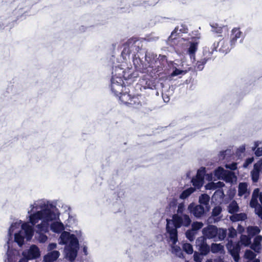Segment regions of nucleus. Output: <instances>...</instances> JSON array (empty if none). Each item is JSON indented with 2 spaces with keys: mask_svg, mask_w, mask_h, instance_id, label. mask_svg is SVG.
Listing matches in <instances>:
<instances>
[{
  "mask_svg": "<svg viewBox=\"0 0 262 262\" xmlns=\"http://www.w3.org/2000/svg\"><path fill=\"white\" fill-rule=\"evenodd\" d=\"M29 215V222L21 224V221L16 222L11 224L8 233L7 240L9 238L11 246L13 243L12 234L14 230L19 228L21 229L14 234V242L19 247L24 244V239L29 241L34 234V227L36 228L38 234L37 240L40 243H45L48 236L45 234L49 231L50 222L58 219L60 212L56 207L55 202L45 199L35 200L29 205L27 211Z\"/></svg>",
  "mask_w": 262,
  "mask_h": 262,
  "instance_id": "nucleus-1",
  "label": "nucleus"
},
{
  "mask_svg": "<svg viewBox=\"0 0 262 262\" xmlns=\"http://www.w3.org/2000/svg\"><path fill=\"white\" fill-rule=\"evenodd\" d=\"M127 41L128 46L133 53V62L137 70L147 73L151 77L160 75L162 73L167 63L166 56L160 55L159 58H157V55L154 53L144 51L145 62L142 63L139 55L141 54L139 51L142 47L141 41L136 38H130Z\"/></svg>",
  "mask_w": 262,
  "mask_h": 262,
  "instance_id": "nucleus-2",
  "label": "nucleus"
},
{
  "mask_svg": "<svg viewBox=\"0 0 262 262\" xmlns=\"http://www.w3.org/2000/svg\"><path fill=\"white\" fill-rule=\"evenodd\" d=\"M126 78L124 71L121 67H113L112 77L111 79V90L112 92L116 96H119L120 101L124 104H129L130 95L127 92H124V82L122 78Z\"/></svg>",
  "mask_w": 262,
  "mask_h": 262,
  "instance_id": "nucleus-3",
  "label": "nucleus"
},
{
  "mask_svg": "<svg viewBox=\"0 0 262 262\" xmlns=\"http://www.w3.org/2000/svg\"><path fill=\"white\" fill-rule=\"evenodd\" d=\"M191 223V219L186 214H174L171 220H167L166 231L173 245L178 241L177 229L181 226L188 227Z\"/></svg>",
  "mask_w": 262,
  "mask_h": 262,
  "instance_id": "nucleus-4",
  "label": "nucleus"
},
{
  "mask_svg": "<svg viewBox=\"0 0 262 262\" xmlns=\"http://www.w3.org/2000/svg\"><path fill=\"white\" fill-rule=\"evenodd\" d=\"M58 243L60 245H66L65 257L71 262L74 261L79 250V242L76 236L69 232L64 231L59 237Z\"/></svg>",
  "mask_w": 262,
  "mask_h": 262,
  "instance_id": "nucleus-5",
  "label": "nucleus"
},
{
  "mask_svg": "<svg viewBox=\"0 0 262 262\" xmlns=\"http://www.w3.org/2000/svg\"><path fill=\"white\" fill-rule=\"evenodd\" d=\"M26 3L25 0L15 1L14 5L17 6L12 12V14L6 13L0 16V29H4L7 27L11 28L18 17L27 12L28 8Z\"/></svg>",
  "mask_w": 262,
  "mask_h": 262,
  "instance_id": "nucleus-6",
  "label": "nucleus"
},
{
  "mask_svg": "<svg viewBox=\"0 0 262 262\" xmlns=\"http://www.w3.org/2000/svg\"><path fill=\"white\" fill-rule=\"evenodd\" d=\"M204 236L214 242L224 241L227 235V229L218 228L214 225H208L203 229Z\"/></svg>",
  "mask_w": 262,
  "mask_h": 262,
  "instance_id": "nucleus-7",
  "label": "nucleus"
},
{
  "mask_svg": "<svg viewBox=\"0 0 262 262\" xmlns=\"http://www.w3.org/2000/svg\"><path fill=\"white\" fill-rule=\"evenodd\" d=\"M233 47L234 46L231 43L230 41L223 38L216 43L214 42L211 47L210 50L212 51L213 54L214 51L217 52L216 49L219 48V51L220 52L227 54Z\"/></svg>",
  "mask_w": 262,
  "mask_h": 262,
  "instance_id": "nucleus-8",
  "label": "nucleus"
},
{
  "mask_svg": "<svg viewBox=\"0 0 262 262\" xmlns=\"http://www.w3.org/2000/svg\"><path fill=\"white\" fill-rule=\"evenodd\" d=\"M212 58V51H210L209 47H204L203 49V57L202 59L198 60L196 63V64L194 66L195 70L199 71H202L204 69V66L206 62Z\"/></svg>",
  "mask_w": 262,
  "mask_h": 262,
  "instance_id": "nucleus-9",
  "label": "nucleus"
},
{
  "mask_svg": "<svg viewBox=\"0 0 262 262\" xmlns=\"http://www.w3.org/2000/svg\"><path fill=\"white\" fill-rule=\"evenodd\" d=\"M187 210L191 215H193L197 219H201L206 213L205 208L203 205L196 204L194 203H191L188 205Z\"/></svg>",
  "mask_w": 262,
  "mask_h": 262,
  "instance_id": "nucleus-10",
  "label": "nucleus"
},
{
  "mask_svg": "<svg viewBox=\"0 0 262 262\" xmlns=\"http://www.w3.org/2000/svg\"><path fill=\"white\" fill-rule=\"evenodd\" d=\"M201 36H197L191 38L189 41V47L188 49L187 53L191 60H195V53L198 50V45L200 42Z\"/></svg>",
  "mask_w": 262,
  "mask_h": 262,
  "instance_id": "nucleus-11",
  "label": "nucleus"
},
{
  "mask_svg": "<svg viewBox=\"0 0 262 262\" xmlns=\"http://www.w3.org/2000/svg\"><path fill=\"white\" fill-rule=\"evenodd\" d=\"M23 254L27 259H33L40 256V252L39 249L36 245H33L27 251H24Z\"/></svg>",
  "mask_w": 262,
  "mask_h": 262,
  "instance_id": "nucleus-12",
  "label": "nucleus"
},
{
  "mask_svg": "<svg viewBox=\"0 0 262 262\" xmlns=\"http://www.w3.org/2000/svg\"><path fill=\"white\" fill-rule=\"evenodd\" d=\"M196 246L200 253L203 255H206L210 251V247L207 244L203 237L198 238L195 242Z\"/></svg>",
  "mask_w": 262,
  "mask_h": 262,
  "instance_id": "nucleus-13",
  "label": "nucleus"
},
{
  "mask_svg": "<svg viewBox=\"0 0 262 262\" xmlns=\"http://www.w3.org/2000/svg\"><path fill=\"white\" fill-rule=\"evenodd\" d=\"M49 228L52 232L56 233H59L61 232L62 233L65 231H64L65 229L64 226L59 220V217L58 219L50 222Z\"/></svg>",
  "mask_w": 262,
  "mask_h": 262,
  "instance_id": "nucleus-14",
  "label": "nucleus"
},
{
  "mask_svg": "<svg viewBox=\"0 0 262 262\" xmlns=\"http://www.w3.org/2000/svg\"><path fill=\"white\" fill-rule=\"evenodd\" d=\"M262 170V160L254 164L253 169L251 171V176L253 182H257L259 179L260 172Z\"/></svg>",
  "mask_w": 262,
  "mask_h": 262,
  "instance_id": "nucleus-15",
  "label": "nucleus"
},
{
  "mask_svg": "<svg viewBox=\"0 0 262 262\" xmlns=\"http://www.w3.org/2000/svg\"><path fill=\"white\" fill-rule=\"evenodd\" d=\"M230 254L231 255L235 262H238L239 260V252L241 247L238 244L229 246L227 247Z\"/></svg>",
  "mask_w": 262,
  "mask_h": 262,
  "instance_id": "nucleus-16",
  "label": "nucleus"
},
{
  "mask_svg": "<svg viewBox=\"0 0 262 262\" xmlns=\"http://www.w3.org/2000/svg\"><path fill=\"white\" fill-rule=\"evenodd\" d=\"M241 38V41L244 38V35L243 32L240 30L239 28H234L231 31L230 35V42L234 46L237 39Z\"/></svg>",
  "mask_w": 262,
  "mask_h": 262,
  "instance_id": "nucleus-17",
  "label": "nucleus"
},
{
  "mask_svg": "<svg viewBox=\"0 0 262 262\" xmlns=\"http://www.w3.org/2000/svg\"><path fill=\"white\" fill-rule=\"evenodd\" d=\"M161 85H163L162 83H161ZM162 97L164 101L165 102H169L170 100V96H171L174 90V87L173 85H168V87H166V89H165V87L162 86Z\"/></svg>",
  "mask_w": 262,
  "mask_h": 262,
  "instance_id": "nucleus-18",
  "label": "nucleus"
},
{
  "mask_svg": "<svg viewBox=\"0 0 262 262\" xmlns=\"http://www.w3.org/2000/svg\"><path fill=\"white\" fill-rule=\"evenodd\" d=\"M60 256V252L57 250H53L48 252L43 256L44 262H54Z\"/></svg>",
  "mask_w": 262,
  "mask_h": 262,
  "instance_id": "nucleus-19",
  "label": "nucleus"
},
{
  "mask_svg": "<svg viewBox=\"0 0 262 262\" xmlns=\"http://www.w3.org/2000/svg\"><path fill=\"white\" fill-rule=\"evenodd\" d=\"M10 239L9 238L7 241V243L5 245V248L7 249V252L6 253L7 255V259L5 260V262H12L13 260V255H14V252H16V251L14 252L12 249H11V243Z\"/></svg>",
  "mask_w": 262,
  "mask_h": 262,
  "instance_id": "nucleus-20",
  "label": "nucleus"
},
{
  "mask_svg": "<svg viewBox=\"0 0 262 262\" xmlns=\"http://www.w3.org/2000/svg\"><path fill=\"white\" fill-rule=\"evenodd\" d=\"M250 194V191L248 190V184L245 182L239 183L238 187V195L242 196L245 195L246 197Z\"/></svg>",
  "mask_w": 262,
  "mask_h": 262,
  "instance_id": "nucleus-21",
  "label": "nucleus"
},
{
  "mask_svg": "<svg viewBox=\"0 0 262 262\" xmlns=\"http://www.w3.org/2000/svg\"><path fill=\"white\" fill-rule=\"evenodd\" d=\"M262 236L257 235L254 239L253 243L251 246V248L255 252L259 253L261 249V242Z\"/></svg>",
  "mask_w": 262,
  "mask_h": 262,
  "instance_id": "nucleus-22",
  "label": "nucleus"
},
{
  "mask_svg": "<svg viewBox=\"0 0 262 262\" xmlns=\"http://www.w3.org/2000/svg\"><path fill=\"white\" fill-rule=\"evenodd\" d=\"M260 192H259V190L258 188H256L254 190L250 203V206L252 207H255L257 205H258L257 199L260 197Z\"/></svg>",
  "mask_w": 262,
  "mask_h": 262,
  "instance_id": "nucleus-23",
  "label": "nucleus"
},
{
  "mask_svg": "<svg viewBox=\"0 0 262 262\" xmlns=\"http://www.w3.org/2000/svg\"><path fill=\"white\" fill-rule=\"evenodd\" d=\"M229 219L232 222H236L240 221H243L247 219V215L245 213H235L231 215L229 217Z\"/></svg>",
  "mask_w": 262,
  "mask_h": 262,
  "instance_id": "nucleus-24",
  "label": "nucleus"
},
{
  "mask_svg": "<svg viewBox=\"0 0 262 262\" xmlns=\"http://www.w3.org/2000/svg\"><path fill=\"white\" fill-rule=\"evenodd\" d=\"M228 211L230 214H234L239 211V208L237 202L233 200L228 206Z\"/></svg>",
  "mask_w": 262,
  "mask_h": 262,
  "instance_id": "nucleus-25",
  "label": "nucleus"
},
{
  "mask_svg": "<svg viewBox=\"0 0 262 262\" xmlns=\"http://www.w3.org/2000/svg\"><path fill=\"white\" fill-rule=\"evenodd\" d=\"M211 27V31L214 33L221 34L223 32V30H227V27L225 26L219 25L216 23L210 24Z\"/></svg>",
  "mask_w": 262,
  "mask_h": 262,
  "instance_id": "nucleus-26",
  "label": "nucleus"
},
{
  "mask_svg": "<svg viewBox=\"0 0 262 262\" xmlns=\"http://www.w3.org/2000/svg\"><path fill=\"white\" fill-rule=\"evenodd\" d=\"M225 186V184L221 181L217 182H210L206 185V188L209 190H215L217 188H221Z\"/></svg>",
  "mask_w": 262,
  "mask_h": 262,
  "instance_id": "nucleus-27",
  "label": "nucleus"
},
{
  "mask_svg": "<svg viewBox=\"0 0 262 262\" xmlns=\"http://www.w3.org/2000/svg\"><path fill=\"white\" fill-rule=\"evenodd\" d=\"M191 182L192 184V185L196 189H200L203 185L204 180H203L202 178H200L195 176V177L192 178Z\"/></svg>",
  "mask_w": 262,
  "mask_h": 262,
  "instance_id": "nucleus-28",
  "label": "nucleus"
},
{
  "mask_svg": "<svg viewBox=\"0 0 262 262\" xmlns=\"http://www.w3.org/2000/svg\"><path fill=\"white\" fill-rule=\"evenodd\" d=\"M235 179L236 177L234 173L232 171L227 170L226 173L224 174L222 180H224L227 183H232Z\"/></svg>",
  "mask_w": 262,
  "mask_h": 262,
  "instance_id": "nucleus-29",
  "label": "nucleus"
},
{
  "mask_svg": "<svg viewBox=\"0 0 262 262\" xmlns=\"http://www.w3.org/2000/svg\"><path fill=\"white\" fill-rule=\"evenodd\" d=\"M210 251L213 253H222L224 251V246L221 244L212 243L210 246Z\"/></svg>",
  "mask_w": 262,
  "mask_h": 262,
  "instance_id": "nucleus-30",
  "label": "nucleus"
},
{
  "mask_svg": "<svg viewBox=\"0 0 262 262\" xmlns=\"http://www.w3.org/2000/svg\"><path fill=\"white\" fill-rule=\"evenodd\" d=\"M209 200L210 196L207 194L204 193L199 196V202L200 205H204L207 208L209 206Z\"/></svg>",
  "mask_w": 262,
  "mask_h": 262,
  "instance_id": "nucleus-31",
  "label": "nucleus"
},
{
  "mask_svg": "<svg viewBox=\"0 0 262 262\" xmlns=\"http://www.w3.org/2000/svg\"><path fill=\"white\" fill-rule=\"evenodd\" d=\"M123 50L121 52V55L123 59H126L127 57L129 56V54L132 53L131 49L129 46H128V41H127L124 45H123Z\"/></svg>",
  "mask_w": 262,
  "mask_h": 262,
  "instance_id": "nucleus-32",
  "label": "nucleus"
},
{
  "mask_svg": "<svg viewBox=\"0 0 262 262\" xmlns=\"http://www.w3.org/2000/svg\"><path fill=\"white\" fill-rule=\"evenodd\" d=\"M195 190V189L192 187L188 188L182 191L180 195V198L184 200L187 198L191 194H192Z\"/></svg>",
  "mask_w": 262,
  "mask_h": 262,
  "instance_id": "nucleus-33",
  "label": "nucleus"
},
{
  "mask_svg": "<svg viewBox=\"0 0 262 262\" xmlns=\"http://www.w3.org/2000/svg\"><path fill=\"white\" fill-rule=\"evenodd\" d=\"M226 171L227 170L224 169L223 168L221 167H219L217 169L215 170L214 175L219 179L222 180L224 174L226 173Z\"/></svg>",
  "mask_w": 262,
  "mask_h": 262,
  "instance_id": "nucleus-34",
  "label": "nucleus"
},
{
  "mask_svg": "<svg viewBox=\"0 0 262 262\" xmlns=\"http://www.w3.org/2000/svg\"><path fill=\"white\" fill-rule=\"evenodd\" d=\"M187 73L186 70H182L177 68H174L172 72L170 73L169 75L170 78L173 77L174 76H179V75H184Z\"/></svg>",
  "mask_w": 262,
  "mask_h": 262,
  "instance_id": "nucleus-35",
  "label": "nucleus"
},
{
  "mask_svg": "<svg viewBox=\"0 0 262 262\" xmlns=\"http://www.w3.org/2000/svg\"><path fill=\"white\" fill-rule=\"evenodd\" d=\"M123 205L121 200H117L116 202L113 204V210L114 212L121 211L123 209Z\"/></svg>",
  "mask_w": 262,
  "mask_h": 262,
  "instance_id": "nucleus-36",
  "label": "nucleus"
},
{
  "mask_svg": "<svg viewBox=\"0 0 262 262\" xmlns=\"http://www.w3.org/2000/svg\"><path fill=\"white\" fill-rule=\"evenodd\" d=\"M172 252L180 258H183L184 257L181 249L177 246H172Z\"/></svg>",
  "mask_w": 262,
  "mask_h": 262,
  "instance_id": "nucleus-37",
  "label": "nucleus"
},
{
  "mask_svg": "<svg viewBox=\"0 0 262 262\" xmlns=\"http://www.w3.org/2000/svg\"><path fill=\"white\" fill-rule=\"evenodd\" d=\"M247 231L249 234L252 236L256 235L260 232V229L257 226L248 227Z\"/></svg>",
  "mask_w": 262,
  "mask_h": 262,
  "instance_id": "nucleus-38",
  "label": "nucleus"
},
{
  "mask_svg": "<svg viewBox=\"0 0 262 262\" xmlns=\"http://www.w3.org/2000/svg\"><path fill=\"white\" fill-rule=\"evenodd\" d=\"M228 230V233H227L226 237H227V239L229 241V238H233L236 236L237 231L233 227L229 228Z\"/></svg>",
  "mask_w": 262,
  "mask_h": 262,
  "instance_id": "nucleus-39",
  "label": "nucleus"
},
{
  "mask_svg": "<svg viewBox=\"0 0 262 262\" xmlns=\"http://www.w3.org/2000/svg\"><path fill=\"white\" fill-rule=\"evenodd\" d=\"M256 255L250 250H247L245 251L244 257L248 259V260H252L255 258Z\"/></svg>",
  "mask_w": 262,
  "mask_h": 262,
  "instance_id": "nucleus-40",
  "label": "nucleus"
},
{
  "mask_svg": "<svg viewBox=\"0 0 262 262\" xmlns=\"http://www.w3.org/2000/svg\"><path fill=\"white\" fill-rule=\"evenodd\" d=\"M129 105H132L133 107H137L141 105V103L138 97L134 96L132 97H130Z\"/></svg>",
  "mask_w": 262,
  "mask_h": 262,
  "instance_id": "nucleus-41",
  "label": "nucleus"
},
{
  "mask_svg": "<svg viewBox=\"0 0 262 262\" xmlns=\"http://www.w3.org/2000/svg\"><path fill=\"white\" fill-rule=\"evenodd\" d=\"M183 250L187 254H191L193 253V248L192 245L189 243H185L183 245Z\"/></svg>",
  "mask_w": 262,
  "mask_h": 262,
  "instance_id": "nucleus-42",
  "label": "nucleus"
},
{
  "mask_svg": "<svg viewBox=\"0 0 262 262\" xmlns=\"http://www.w3.org/2000/svg\"><path fill=\"white\" fill-rule=\"evenodd\" d=\"M195 234V232L192 229L188 230L185 233L186 237L190 242H192L194 239Z\"/></svg>",
  "mask_w": 262,
  "mask_h": 262,
  "instance_id": "nucleus-43",
  "label": "nucleus"
},
{
  "mask_svg": "<svg viewBox=\"0 0 262 262\" xmlns=\"http://www.w3.org/2000/svg\"><path fill=\"white\" fill-rule=\"evenodd\" d=\"M203 226V224L202 222H194L191 224V229L195 232L196 231L202 228Z\"/></svg>",
  "mask_w": 262,
  "mask_h": 262,
  "instance_id": "nucleus-44",
  "label": "nucleus"
},
{
  "mask_svg": "<svg viewBox=\"0 0 262 262\" xmlns=\"http://www.w3.org/2000/svg\"><path fill=\"white\" fill-rule=\"evenodd\" d=\"M222 207L220 206H215L212 211V216L214 217L217 216L222 212Z\"/></svg>",
  "mask_w": 262,
  "mask_h": 262,
  "instance_id": "nucleus-45",
  "label": "nucleus"
},
{
  "mask_svg": "<svg viewBox=\"0 0 262 262\" xmlns=\"http://www.w3.org/2000/svg\"><path fill=\"white\" fill-rule=\"evenodd\" d=\"M148 1L145 0H133L132 5L134 6H146V4Z\"/></svg>",
  "mask_w": 262,
  "mask_h": 262,
  "instance_id": "nucleus-46",
  "label": "nucleus"
},
{
  "mask_svg": "<svg viewBox=\"0 0 262 262\" xmlns=\"http://www.w3.org/2000/svg\"><path fill=\"white\" fill-rule=\"evenodd\" d=\"M206 173V169L205 167H202L199 169L198 170L197 173L196 174V177H199L200 178H202L204 180V176Z\"/></svg>",
  "mask_w": 262,
  "mask_h": 262,
  "instance_id": "nucleus-47",
  "label": "nucleus"
},
{
  "mask_svg": "<svg viewBox=\"0 0 262 262\" xmlns=\"http://www.w3.org/2000/svg\"><path fill=\"white\" fill-rule=\"evenodd\" d=\"M203 255L201 253H199L198 252H195L193 254V258L194 260L196 262H201Z\"/></svg>",
  "mask_w": 262,
  "mask_h": 262,
  "instance_id": "nucleus-48",
  "label": "nucleus"
},
{
  "mask_svg": "<svg viewBox=\"0 0 262 262\" xmlns=\"http://www.w3.org/2000/svg\"><path fill=\"white\" fill-rule=\"evenodd\" d=\"M255 207L256 214H257L262 220V206L258 204Z\"/></svg>",
  "mask_w": 262,
  "mask_h": 262,
  "instance_id": "nucleus-49",
  "label": "nucleus"
},
{
  "mask_svg": "<svg viewBox=\"0 0 262 262\" xmlns=\"http://www.w3.org/2000/svg\"><path fill=\"white\" fill-rule=\"evenodd\" d=\"M184 210V203H180L178 206L177 213L176 214H184L183 211Z\"/></svg>",
  "mask_w": 262,
  "mask_h": 262,
  "instance_id": "nucleus-50",
  "label": "nucleus"
},
{
  "mask_svg": "<svg viewBox=\"0 0 262 262\" xmlns=\"http://www.w3.org/2000/svg\"><path fill=\"white\" fill-rule=\"evenodd\" d=\"M225 167L231 170H235L237 169V163L233 162L231 164H227L225 165Z\"/></svg>",
  "mask_w": 262,
  "mask_h": 262,
  "instance_id": "nucleus-51",
  "label": "nucleus"
},
{
  "mask_svg": "<svg viewBox=\"0 0 262 262\" xmlns=\"http://www.w3.org/2000/svg\"><path fill=\"white\" fill-rule=\"evenodd\" d=\"M57 247V244L54 243H50L47 247V251L48 252L55 250Z\"/></svg>",
  "mask_w": 262,
  "mask_h": 262,
  "instance_id": "nucleus-52",
  "label": "nucleus"
},
{
  "mask_svg": "<svg viewBox=\"0 0 262 262\" xmlns=\"http://www.w3.org/2000/svg\"><path fill=\"white\" fill-rule=\"evenodd\" d=\"M214 195L219 196L221 199H223L225 196L223 190L220 189L216 190Z\"/></svg>",
  "mask_w": 262,
  "mask_h": 262,
  "instance_id": "nucleus-53",
  "label": "nucleus"
},
{
  "mask_svg": "<svg viewBox=\"0 0 262 262\" xmlns=\"http://www.w3.org/2000/svg\"><path fill=\"white\" fill-rule=\"evenodd\" d=\"M253 161L254 158L253 157L247 158L243 164V167L244 168H247L249 166V165H250L253 162Z\"/></svg>",
  "mask_w": 262,
  "mask_h": 262,
  "instance_id": "nucleus-54",
  "label": "nucleus"
},
{
  "mask_svg": "<svg viewBox=\"0 0 262 262\" xmlns=\"http://www.w3.org/2000/svg\"><path fill=\"white\" fill-rule=\"evenodd\" d=\"M242 241L246 246H248L250 243V238H248L246 236H244L242 237Z\"/></svg>",
  "mask_w": 262,
  "mask_h": 262,
  "instance_id": "nucleus-55",
  "label": "nucleus"
},
{
  "mask_svg": "<svg viewBox=\"0 0 262 262\" xmlns=\"http://www.w3.org/2000/svg\"><path fill=\"white\" fill-rule=\"evenodd\" d=\"M168 19V18L161 16H157L156 17V21L159 23H163L165 19Z\"/></svg>",
  "mask_w": 262,
  "mask_h": 262,
  "instance_id": "nucleus-56",
  "label": "nucleus"
},
{
  "mask_svg": "<svg viewBox=\"0 0 262 262\" xmlns=\"http://www.w3.org/2000/svg\"><path fill=\"white\" fill-rule=\"evenodd\" d=\"M176 30H177V28L175 29V30L172 32L170 36L169 37V40H173V39H175L176 38Z\"/></svg>",
  "mask_w": 262,
  "mask_h": 262,
  "instance_id": "nucleus-57",
  "label": "nucleus"
},
{
  "mask_svg": "<svg viewBox=\"0 0 262 262\" xmlns=\"http://www.w3.org/2000/svg\"><path fill=\"white\" fill-rule=\"evenodd\" d=\"M237 230L239 233H242L244 231V228L241 225L238 224Z\"/></svg>",
  "mask_w": 262,
  "mask_h": 262,
  "instance_id": "nucleus-58",
  "label": "nucleus"
},
{
  "mask_svg": "<svg viewBox=\"0 0 262 262\" xmlns=\"http://www.w3.org/2000/svg\"><path fill=\"white\" fill-rule=\"evenodd\" d=\"M224 257L221 255L214 259L215 262H224Z\"/></svg>",
  "mask_w": 262,
  "mask_h": 262,
  "instance_id": "nucleus-59",
  "label": "nucleus"
},
{
  "mask_svg": "<svg viewBox=\"0 0 262 262\" xmlns=\"http://www.w3.org/2000/svg\"><path fill=\"white\" fill-rule=\"evenodd\" d=\"M245 145H242L241 146H240L239 147V148L238 149V150L241 152H244L245 151Z\"/></svg>",
  "mask_w": 262,
  "mask_h": 262,
  "instance_id": "nucleus-60",
  "label": "nucleus"
},
{
  "mask_svg": "<svg viewBox=\"0 0 262 262\" xmlns=\"http://www.w3.org/2000/svg\"><path fill=\"white\" fill-rule=\"evenodd\" d=\"M158 39V37H150L147 39V40L149 41H155Z\"/></svg>",
  "mask_w": 262,
  "mask_h": 262,
  "instance_id": "nucleus-61",
  "label": "nucleus"
},
{
  "mask_svg": "<svg viewBox=\"0 0 262 262\" xmlns=\"http://www.w3.org/2000/svg\"><path fill=\"white\" fill-rule=\"evenodd\" d=\"M76 234L77 235V236L79 238H80L81 236V235H82V233H81V231H76Z\"/></svg>",
  "mask_w": 262,
  "mask_h": 262,
  "instance_id": "nucleus-62",
  "label": "nucleus"
},
{
  "mask_svg": "<svg viewBox=\"0 0 262 262\" xmlns=\"http://www.w3.org/2000/svg\"><path fill=\"white\" fill-rule=\"evenodd\" d=\"M246 262H260V260L255 258L252 260H247Z\"/></svg>",
  "mask_w": 262,
  "mask_h": 262,
  "instance_id": "nucleus-63",
  "label": "nucleus"
},
{
  "mask_svg": "<svg viewBox=\"0 0 262 262\" xmlns=\"http://www.w3.org/2000/svg\"><path fill=\"white\" fill-rule=\"evenodd\" d=\"M28 259L26 257L20 259L19 262H28Z\"/></svg>",
  "mask_w": 262,
  "mask_h": 262,
  "instance_id": "nucleus-64",
  "label": "nucleus"
}]
</instances>
